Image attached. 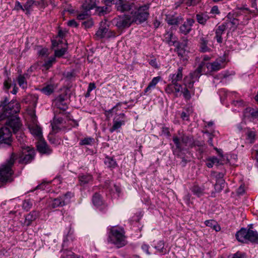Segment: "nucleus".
Listing matches in <instances>:
<instances>
[{"instance_id":"1","label":"nucleus","mask_w":258,"mask_h":258,"mask_svg":"<svg viewBox=\"0 0 258 258\" xmlns=\"http://www.w3.org/2000/svg\"><path fill=\"white\" fill-rule=\"evenodd\" d=\"M173 142L175 145V148L173 150V154L176 156H179L180 153L185 150V147L188 146L190 148L194 147H199V151L201 154L203 150L201 148L204 145L203 141L194 140V139L185 134H182L180 136H174L173 137Z\"/></svg>"},{"instance_id":"2","label":"nucleus","mask_w":258,"mask_h":258,"mask_svg":"<svg viewBox=\"0 0 258 258\" xmlns=\"http://www.w3.org/2000/svg\"><path fill=\"white\" fill-rule=\"evenodd\" d=\"M17 159V155L12 153L10 157L5 162L0 164L1 182L6 183L13 181L12 176L14 173L13 167Z\"/></svg>"},{"instance_id":"3","label":"nucleus","mask_w":258,"mask_h":258,"mask_svg":"<svg viewBox=\"0 0 258 258\" xmlns=\"http://www.w3.org/2000/svg\"><path fill=\"white\" fill-rule=\"evenodd\" d=\"M124 234L125 232L122 228L111 227L108 233L107 241L118 248L121 247L126 243Z\"/></svg>"},{"instance_id":"4","label":"nucleus","mask_w":258,"mask_h":258,"mask_svg":"<svg viewBox=\"0 0 258 258\" xmlns=\"http://www.w3.org/2000/svg\"><path fill=\"white\" fill-rule=\"evenodd\" d=\"M236 237L238 241L243 243L247 241L253 243L258 242V233L250 229L241 228L236 233Z\"/></svg>"},{"instance_id":"5","label":"nucleus","mask_w":258,"mask_h":258,"mask_svg":"<svg viewBox=\"0 0 258 258\" xmlns=\"http://www.w3.org/2000/svg\"><path fill=\"white\" fill-rule=\"evenodd\" d=\"M149 6L144 5L139 7L137 6L136 11H132V21L136 23H142L147 20L149 15Z\"/></svg>"},{"instance_id":"6","label":"nucleus","mask_w":258,"mask_h":258,"mask_svg":"<svg viewBox=\"0 0 258 258\" xmlns=\"http://www.w3.org/2000/svg\"><path fill=\"white\" fill-rule=\"evenodd\" d=\"M136 0H117L115 3V7L117 11L120 13H126L133 11L137 8Z\"/></svg>"},{"instance_id":"7","label":"nucleus","mask_w":258,"mask_h":258,"mask_svg":"<svg viewBox=\"0 0 258 258\" xmlns=\"http://www.w3.org/2000/svg\"><path fill=\"white\" fill-rule=\"evenodd\" d=\"M20 105L16 101L12 100L8 103L3 107V113L7 115V117L9 118L14 114H17L20 111Z\"/></svg>"},{"instance_id":"8","label":"nucleus","mask_w":258,"mask_h":258,"mask_svg":"<svg viewBox=\"0 0 258 258\" xmlns=\"http://www.w3.org/2000/svg\"><path fill=\"white\" fill-rule=\"evenodd\" d=\"M226 57L225 56L217 58L212 62L205 63L207 69L210 72H216L225 67Z\"/></svg>"},{"instance_id":"9","label":"nucleus","mask_w":258,"mask_h":258,"mask_svg":"<svg viewBox=\"0 0 258 258\" xmlns=\"http://www.w3.org/2000/svg\"><path fill=\"white\" fill-rule=\"evenodd\" d=\"M113 22L118 28L123 29L130 27L133 21H132V16L124 15L114 18Z\"/></svg>"},{"instance_id":"10","label":"nucleus","mask_w":258,"mask_h":258,"mask_svg":"<svg viewBox=\"0 0 258 258\" xmlns=\"http://www.w3.org/2000/svg\"><path fill=\"white\" fill-rule=\"evenodd\" d=\"M125 122L126 116L124 113H120L116 114L113 119V125L112 127L109 128L110 132L113 133L120 128L122 125L125 124Z\"/></svg>"},{"instance_id":"11","label":"nucleus","mask_w":258,"mask_h":258,"mask_svg":"<svg viewBox=\"0 0 258 258\" xmlns=\"http://www.w3.org/2000/svg\"><path fill=\"white\" fill-rule=\"evenodd\" d=\"M12 142V133L8 127L0 128V144L4 143L11 146Z\"/></svg>"},{"instance_id":"12","label":"nucleus","mask_w":258,"mask_h":258,"mask_svg":"<svg viewBox=\"0 0 258 258\" xmlns=\"http://www.w3.org/2000/svg\"><path fill=\"white\" fill-rule=\"evenodd\" d=\"M35 155L34 150L27 147L23 151V155L20 157L19 163L28 164L31 162L34 159Z\"/></svg>"},{"instance_id":"13","label":"nucleus","mask_w":258,"mask_h":258,"mask_svg":"<svg viewBox=\"0 0 258 258\" xmlns=\"http://www.w3.org/2000/svg\"><path fill=\"white\" fill-rule=\"evenodd\" d=\"M195 21L194 19L188 18L186 19L183 24H182L179 28V32L180 33L184 35L189 34L191 30Z\"/></svg>"},{"instance_id":"14","label":"nucleus","mask_w":258,"mask_h":258,"mask_svg":"<svg viewBox=\"0 0 258 258\" xmlns=\"http://www.w3.org/2000/svg\"><path fill=\"white\" fill-rule=\"evenodd\" d=\"M165 21L169 25L178 26L183 22V18L180 16H175L174 15H166Z\"/></svg>"},{"instance_id":"15","label":"nucleus","mask_w":258,"mask_h":258,"mask_svg":"<svg viewBox=\"0 0 258 258\" xmlns=\"http://www.w3.org/2000/svg\"><path fill=\"white\" fill-rule=\"evenodd\" d=\"M229 25V22H224L221 25L218 26L215 29V38L219 43H221L223 42L222 37V34L224 33L226 29L227 28Z\"/></svg>"},{"instance_id":"16","label":"nucleus","mask_w":258,"mask_h":258,"mask_svg":"<svg viewBox=\"0 0 258 258\" xmlns=\"http://www.w3.org/2000/svg\"><path fill=\"white\" fill-rule=\"evenodd\" d=\"M37 149L42 154L49 155L52 150L43 140H39L37 143Z\"/></svg>"},{"instance_id":"17","label":"nucleus","mask_w":258,"mask_h":258,"mask_svg":"<svg viewBox=\"0 0 258 258\" xmlns=\"http://www.w3.org/2000/svg\"><path fill=\"white\" fill-rule=\"evenodd\" d=\"M66 98V95H59L55 98L53 103L57 108L63 111L66 110L68 109V105L65 101Z\"/></svg>"},{"instance_id":"18","label":"nucleus","mask_w":258,"mask_h":258,"mask_svg":"<svg viewBox=\"0 0 258 258\" xmlns=\"http://www.w3.org/2000/svg\"><path fill=\"white\" fill-rule=\"evenodd\" d=\"M11 117L7 124L13 130L14 133H16L20 129L21 126L20 120L17 115L11 116Z\"/></svg>"},{"instance_id":"19","label":"nucleus","mask_w":258,"mask_h":258,"mask_svg":"<svg viewBox=\"0 0 258 258\" xmlns=\"http://www.w3.org/2000/svg\"><path fill=\"white\" fill-rule=\"evenodd\" d=\"M182 71L183 68L180 67L175 73L170 74L169 76V80L171 81V83L177 84L178 83V82L181 81L183 78Z\"/></svg>"},{"instance_id":"20","label":"nucleus","mask_w":258,"mask_h":258,"mask_svg":"<svg viewBox=\"0 0 258 258\" xmlns=\"http://www.w3.org/2000/svg\"><path fill=\"white\" fill-rule=\"evenodd\" d=\"M39 211L33 210L29 214L25 216V219L24 222V225L26 226H30L33 221H35L39 216Z\"/></svg>"},{"instance_id":"21","label":"nucleus","mask_w":258,"mask_h":258,"mask_svg":"<svg viewBox=\"0 0 258 258\" xmlns=\"http://www.w3.org/2000/svg\"><path fill=\"white\" fill-rule=\"evenodd\" d=\"M97 6L96 0H85L82 4V8L83 10L89 12L90 10L96 9Z\"/></svg>"},{"instance_id":"22","label":"nucleus","mask_w":258,"mask_h":258,"mask_svg":"<svg viewBox=\"0 0 258 258\" xmlns=\"http://www.w3.org/2000/svg\"><path fill=\"white\" fill-rule=\"evenodd\" d=\"M243 114L244 117L248 118H258V109L247 107L244 110Z\"/></svg>"},{"instance_id":"23","label":"nucleus","mask_w":258,"mask_h":258,"mask_svg":"<svg viewBox=\"0 0 258 258\" xmlns=\"http://www.w3.org/2000/svg\"><path fill=\"white\" fill-rule=\"evenodd\" d=\"M205 66V63L203 62H201L199 64L197 69L194 72L189 73V75L194 80L195 82L196 81H198L199 79L201 76V73L202 71L203 67Z\"/></svg>"},{"instance_id":"24","label":"nucleus","mask_w":258,"mask_h":258,"mask_svg":"<svg viewBox=\"0 0 258 258\" xmlns=\"http://www.w3.org/2000/svg\"><path fill=\"white\" fill-rule=\"evenodd\" d=\"M31 133L39 140L42 138V130L40 126L37 125H32L29 126Z\"/></svg>"},{"instance_id":"25","label":"nucleus","mask_w":258,"mask_h":258,"mask_svg":"<svg viewBox=\"0 0 258 258\" xmlns=\"http://www.w3.org/2000/svg\"><path fill=\"white\" fill-rule=\"evenodd\" d=\"M78 178L81 185L89 183L93 180L92 176L90 174H80Z\"/></svg>"},{"instance_id":"26","label":"nucleus","mask_w":258,"mask_h":258,"mask_svg":"<svg viewBox=\"0 0 258 258\" xmlns=\"http://www.w3.org/2000/svg\"><path fill=\"white\" fill-rule=\"evenodd\" d=\"M197 22L202 25H205L207 21L210 19L207 13H200L196 16Z\"/></svg>"},{"instance_id":"27","label":"nucleus","mask_w":258,"mask_h":258,"mask_svg":"<svg viewBox=\"0 0 258 258\" xmlns=\"http://www.w3.org/2000/svg\"><path fill=\"white\" fill-rule=\"evenodd\" d=\"M208 41L204 37H202L200 39L199 46L200 51L202 52L211 51V49L208 46Z\"/></svg>"},{"instance_id":"28","label":"nucleus","mask_w":258,"mask_h":258,"mask_svg":"<svg viewBox=\"0 0 258 258\" xmlns=\"http://www.w3.org/2000/svg\"><path fill=\"white\" fill-rule=\"evenodd\" d=\"M190 190L194 195L198 197H200L203 196L205 194V188L203 186H200L198 184L194 185L191 188Z\"/></svg>"},{"instance_id":"29","label":"nucleus","mask_w":258,"mask_h":258,"mask_svg":"<svg viewBox=\"0 0 258 258\" xmlns=\"http://www.w3.org/2000/svg\"><path fill=\"white\" fill-rule=\"evenodd\" d=\"M164 41L169 46H172L176 43V39L172 32H167L164 34Z\"/></svg>"},{"instance_id":"30","label":"nucleus","mask_w":258,"mask_h":258,"mask_svg":"<svg viewBox=\"0 0 258 258\" xmlns=\"http://www.w3.org/2000/svg\"><path fill=\"white\" fill-rule=\"evenodd\" d=\"M28 77V74H24L23 75H19L17 78L18 83L20 87L23 89L27 87V78Z\"/></svg>"},{"instance_id":"31","label":"nucleus","mask_w":258,"mask_h":258,"mask_svg":"<svg viewBox=\"0 0 258 258\" xmlns=\"http://www.w3.org/2000/svg\"><path fill=\"white\" fill-rule=\"evenodd\" d=\"M92 203L95 207L99 208L103 205V201L102 199V197L98 193H95L92 197Z\"/></svg>"},{"instance_id":"32","label":"nucleus","mask_w":258,"mask_h":258,"mask_svg":"<svg viewBox=\"0 0 258 258\" xmlns=\"http://www.w3.org/2000/svg\"><path fill=\"white\" fill-rule=\"evenodd\" d=\"M55 87L54 84H50L46 85L40 89L41 92L46 95H50L53 93Z\"/></svg>"},{"instance_id":"33","label":"nucleus","mask_w":258,"mask_h":258,"mask_svg":"<svg viewBox=\"0 0 258 258\" xmlns=\"http://www.w3.org/2000/svg\"><path fill=\"white\" fill-rule=\"evenodd\" d=\"M161 78L160 77H156L153 78L152 81L150 82L148 87L145 89V93H146L150 92L151 90L155 88L156 85L160 80Z\"/></svg>"},{"instance_id":"34","label":"nucleus","mask_w":258,"mask_h":258,"mask_svg":"<svg viewBox=\"0 0 258 258\" xmlns=\"http://www.w3.org/2000/svg\"><path fill=\"white\" fill-rule=\"evenodd\" d=\"M64 205H66L65 202L63 201L62 198L59 196L53 200L51 207L52 208H55L59 207H63Z\"/></svg>"},{"instance_id":"35","label":"nucleus","mask_w":258,"mask_h":258,"mask_svg":"<svg viewBox=\"0 0 258 258\" xmlns=\"http://www.w3.org/2000/svg\"><path fill=\"white\" fill-rule=\"evenodd\" d=\"M122 105L121 102L117 103L116 105L113 106L111 109H109L108 110L105 111V115L107 118H110L112 116V114L113 113H116L119 109L118 108L121 107Z\"/></svg>"},{"instance_id":"36","label":"nucleus","mask_w":258,"mask_h":258,"mask_svg":"<svg viewBox=\"0 0 258 258\" xmlns=\"http://www.w3.org/2000/svg\"><path fill=\"white\" fill-rule=\"evenodd\" d=\"M184 85L187 87L189 89H194V84L195 83L189 75L186 76L184 78Z\"/></svg>"},{"instance_id":"37","label":"nucleus","mask_w":258,"mask_h":258,"mask_svg":"<svg viewBox=\"0 0 258 258\" xmlns=\"http://www.w3.org/2000/svg\"><path fill=\"white\" fill-rule=\"evenodd\" d=\"M63 118L62 117H54L53 119V123H51L52 130L56 133L59 130V127L57 126L58 124H61L63 122Z\"/></svg>"},{"instance_id":"38","label":"nucleus","mask_w":258,"mask_h":258,"mask_svg":"<svg viewBox=\"0 0 258 258\" xmlns=\"http://www.w3.org/2000/svg\"><path fill=\"white\" fill-rule=\"evenodd\" d=\"M94 139L92 137H86L80 140L79 145L81 146H91L94 144Z\"/></svg>"},{"instance_id":"39","label":"nucleus","mask_w":258,"mask_h":258,"mask_svg":"<svg viewBox=\"0 0 258 258\" xmlns=\"http://www.w3.org/2000/svg\"><path fill=\"white\" fill-rule=\"evenodd\" d=\"M192 112V109L191 107H188L185 111L181 112L180 117L183 120L188 121L189 120V116Z\"/></svg>"},{"instance_id":"40","label":"nucleus","mask_w":258,"mask_h":258,"mask_svg":"<svg viewBox=\"0 0 258 258\" xmlns=\"http://www.w3.org/2000/svg\"><path fill=\"white\" fill-rule=\"evenodd\" d=\"M175 51L177 52L178 56L183 58V60H187L186 58H184L186 51V49L185 48L182 47V46L177 44L175 49Z\"/></svg>"},{"instance_id":"41","label":"nucleus","mask_w":258,"mask_h":258,"mask_svg":"<svg viewBox=\"0 0 258 258\" xmlns=\"http://www.w3.org/2000/svg\"><path fill=\"white\" fill-rule=\"evenodd\" d=\"M108 29L106 27L101 26L96 33V35L99 38L105 37Z\"/></svg>"},{"instance_id":"42","label":"nucleus","mask_w":258,"mask_h":258,"mask_svg":"<svg viewBox=\"0 0 258 258\" xmlns=\"http://www.w3.org/2000/svg\"><path fill=\"white\" fill-rule=\"evenodd\" d=\"M109 6H106V5L104 7L97 6L95 11L99 16H103L109 12Z\"/></svg>"},{"instance_id":"43","label":"nucleus","mask_w":258,"mask_h":258,"mask_svg":"<svg viewBox=\"0 0 258 258\" xmlns=\"http://www.w3.org/2000/svg\"><path fill=\"white\" fill-rule=\"evenodd\" d=\"M154 248L159 253H165L166 252V249L164 248V242L163 240L159 241L157 245L154 246Z\"/></svg>"},{"instance_id":"44","label":"nucleus","mask_w":258,"mask_h":258,"mask_svg":"<svg viewBox=\"0 0 258 258\" xmlns=\"http://www.w3.org/2000/svg\"><path fill=\"white\" fill-rule=\"evenodd\" d=\"M219 163V160L217 157H212L207 160L206 165L209 168H212L214 164L218 165Z\"/></svg>"},{"instance_id":"45","label":"nucleus","mask_w":258,"mask_h":258,"mask_svg":"<svg viewBox=\"0 0 258 258\" xmlns=\"http://www.w3.org/2000/svg\"><path fill=\"white\" fill-rule=\"evenodd\" d=\"M104 164L108 168H114L116 165L114 159L108 157L105 158Z\"/></svg>"},{"instance_id":"46","label":"nucleus","mask_w":258,"mask_h":258,"mask_svg":"<svg viewBox=\"0 0 258 258\" xmlns=\"http://www.w3.org/2000/svg\"><path fill=\"white\" fill-rule=\"evenodd\" d=\"M34 6L33 0H27L25 5H24V11H26V14L28 15L30 14V10H31L32 7Z\"/></svg>"},{"instance_id":"47","label":"nucleus","mask_w":258,"mask_h":258,"mask_svg":"<svg viewBox=\"0 0 258 258\" xmlns=\"http://www.w3.org/2000/svg\"><path fill=\"white\" fill-rule=\"evenodd\" d=\"M74 194L71 191H68L65 194L61 196V197L62 198L63 201L65 202V204L67 205L70 203V199L74 197Z\"/></svg>"},{"instance_id":"48","label":"nucleus","mask_w":258,"mask_h":258,"mask_svg":"<svg viewBox=\"0 0 258 258\" xmlns=\"http://www.w3.org/2000/svg\"><path fill=\"white\" fill-rule=\"evenodd\" d=\"M32 202L30 200H25L23 202L22 207L23 209L26 211H29L32 207Z\"/></svg>"},{"instance_id":"49","label":"nucleus","mask_w":258,"mask_h":258,"mask_svg":"<svg viewBox=\"0 0 258 258\" xmlns=\"http://www.w3.org/2000/svg\"><path fill=\"white\" fill-rule=\"evenodd\" d=\"M188 89L189 88L185 86L181 91V93L182 94L184 98L187 101L189 100L191 97L190 91Z\"/></svg>"},{"instance_id":"50","label":"nucleus","mask_w":258,"mask_h":258,"mask_svg":"<svg viewBox=\"0 0 258 258\" xmlns=\"http://www.w3.org/2000/svg\"><path fill=\"white\" fill-rule=\"evenodd\" d=\"M174 84V95L175 97H178L179 93H181L182 90V85L179 83Z\"/></svg>"},{"instance_id":"51","label":"nucleus","mask_w":258,"mask_h":258,"mask_svg":"<svg viewBox=\"0 0 258 258\" xmlns=\"http://www.w3.org/2000/svg\"><path fill=\"white\" fill-rule=\"evenodd\" d=\"M34 6L39 9H43L47 6V4L44 0L34 1Z\"/></svg>"},{"instance_id":"52","label":"nucleus","mask_w":258,"mask_h":258,"mask_svg":"<svg viewBox=\"0 0 258 258\" xmlns=\"http://www.w3.org/2000/svg\"><path fill=\"white\" fill-rule=\"evenodd\" d=\"M90 16L89 12L86 11V10H84L82 13L78 14L77 15V19L79 20H83L88 18Z\"/></svg>"},{"instance_id":"53","label":"nucleus","mask_w":258,"mask_h":258,"mask_svg":"<svg viewBox=\"0 0 258 258\" xmlns=\"http://www.w3.org/2000/svg\"><path fill=\"white\" fill-rule=\"evenodd\" d=\"M67 50V49L66 48H62L60 49L55 50L54 51V56L60 57L66 53Z\"/></svg>"},{"instance_id":"54","label":"nucleus","mask_w":258,"mask_h":258,"mask_svg":"<svg viewBox=\"0 0 258 258\" xmlns=\"http://www.w3.org/2000/svg\"><path fill=\"white\" fill-rule=\"evenodd\" d=\"M48 139L49 142L54 146H57L60 144L61 140L59 138H57L53 136H49Z\"/></svg>"},{"instance_id":"55","label":"nucleus","mask_w":258,"mask_h":258,"mask_svg":"<svg viewBox=\"0 0 258 258\" xmlns=\"http://www.w3.org/2000/svg\"><path fill=\"white\" fill-rule=\"evenodd\" d=\"M55 62V56H53V57H50L49 58V59L46 61L44 64V66L47 68V69H49V68H50L52 64Z\"/></svg>"},{"instance_id":"56","label":"nucleus","mask_w":258,"mask_h":258,"mask_svg":"<svg viewBox=\"0 0 258 258\" xmlns=\"http://www.w3.org/2000/svg\"><path fill=\"white\" fill-rule=\"evenodd\" d=\"M255 137V133L252 131H248L247 133V139L249 140L250 143L254 142Z\"/></svg>"},{"instance_id":"57","label":"nucleus","mask_w":258,"mask_h":258,"mask_svg":"<svg viewBox=\"0 0 258 258\" xmlns=\"http://www.w3.org/2000/svg\"><path fill=\"white\" fill-rule=\"evenodd\" d=\"M165 91L168 94L174 95V84L172 83L168 84L165 89Z\"/></svg>"},{"instance_id":"58","label":"nucleus","mask_w":258,"mask_h":258,"mask_svg":"<svg viewBox=\"0 0 258 258\" xmlns=\"http://www.w3.org/2000/svg\"><path fill=\"white\" fill-rule=\"evenodd\" d=\"M225 22H229V24H231L232 25L231 29L233 28V30L235 29L237 25L239 24V20L236 18H233L229 21L226 20Z\"/></svg>"},{"instance_id":"59","label":"nucleus","mask_w":258,"mask_h":258,"mask_svg":"<svg viewBox=\"0 0 258 258\" xmlns=\"http://www.w3.org/2000/svg\"><path fill=\"white\" fill-rule=\"evenodd\" d=\"M161 135L164 136L166 137H169L170 136V132L169 128L166 126H163L161 128Z\"/></svg>"},{"instance_id":"60","label":"nucleus","mask_w":258,"mask_h":258,"mask_svg":"<svg viewBox=\"0 0 258 258\" xmlns=\"http://www.w3.org/2000/svg\"><path fill=\"white\" fill-rule=\"evenodd\" d=\"M4 88L7 90L8 91L9 89L11 88V80L9 78H8L7 80H5L4 83Z\"/></svg>"},{"instance_id":"61","label":"nucleus","mask_w":258,"mask_h":258,"mask_svg":"<svg viewBox=\"0 0 258 258\" xmlns=\"http://www.w3.org/2000/svg\"><path fill=\"white\" fill-rule=\"evenodd\" d=\"M64 12H68L70 14H73L75 12L74 9L73 8L71 5H67L64 8Z\"/></svg>"},{"instance_id":"62","label":"nucleus","mask_w":258,"mask_h":258,"mask_svg":"<svg viewBox=\"0 0 258 258\" xmlns=\"http://www.w3.org/2000/svg\"><path fill=\"white\" fill-rule=\"evenodd\" d=\"M112 185L113 187L109 190L112 192H114L115 191L116 193L119 194L121 191L120 188L114 184H112Z\"/></svg>"},{"instance_id":"63","label":"nucleus","mask_w":258,"mask_h":258,"mask_svg":"<svg viewBox=\"0 0 258 258\" xmlns=\"http://www.w3.org/2000/svg\"><path fill=\"white\" fill-rule=\"evenodd\" d=\"M68 25L70 27L76 28L78 26V24L74 19H72L68 22Z\"/></svg>"},{"instance_id":"64","label":"nucleus","mask_w":258,"mask_h":258,"mask_svg":"<svg viewBox=\"0 0 258 258\" xmlns=\"http://www.w3.org/2000/svg\"><path fill=\"white\" fill-rule=\"evenodd\" d=\"M231 258H245V254L239 251L234 253Z\"/></svg>"}]
</instances>
